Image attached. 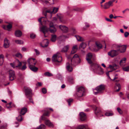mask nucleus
Listing matches in <instances>:
<instances>
[{"label": "nucleus", "mask_w": 129, "mask_h": 129, "mask_svg": "<svg viewBox=\"0 0 129 129\" xmlns=\"http://www.w3.org/2000/svg\"><path fill=\"white\" fill-rule=\"evenodd\" d=\"M109 68L111 70H115L117 69V65L116 64L110 65L109 66Z\"/></svg>", "instance_id": "29"}, {"label": "nucleus", "mask_w": 129, "mask_h": 129, "mask_svg": "<svg viewBox=\"0 0 129 129\" xmlns=\"http://www.w3.org/2000/svg\"><path fill=\"white\" fill-rule=\"evenodd\" d=\"M27 109L26 108L24 107L22 108L20 112V114L21 115H24L26 112Z\"/></svg>", "instance_id": "25"}, {"label": "nucleus", "mask_w": 129, "mask_h": 129, "mask_svg": "<svg viewBox=\"0 0 129 129\" xmlns=\"http://www.w3.org/2000/svg\"><path fill=\"white\" fill-rule=\"evenodd\" d=\"M123 70L125 72L129 71V66L125 67H123L122 68Z\"/></svg>", "instance_id": "35"}, {"label": "nucleus", "mask_w": 129, "mask_h": 129, "mask_svg": "<svg viewBox=\"0 0 129 129\" xmlns=\"http://www.w3.org/2000/svg\"><path fill=\"white\" fill-rule=\"evenodd\" d=\"M42 1L44 3H45L46 4L48 2V1H47L46 0H42Z\"/></svg>", "instance_id": "64"}, {"label": "nucleus", "mask_w": 129, "mask_h": 129, "mask_svg": "<svg viewBox=\"0 0 129 129\" xmlns=\"http://www.w3.org/2000/svg\"><path fill=\"white\" fill-rule=\"evenodd\" d=\"M40 30L45 35V32L48 31V29L46 26H43L40 28Z\"/></svg>", "instance_id": "17"}, {"label": "nucleus", "mask_w": 129, "mask_h": 129, "mask_svg": "<svg viewBox=\"0 0 129 129\" xmlns=\"http://www.w3.org/2000/svg\"><path fill=\"white\" fill-rule=\"evenodd\" d=\"M72 11L79 12H81L82 11L81 9L79 8H75L74 9L72 10Z\"/></svg>", "instance_id": "46"}, {"label": "nucleus", "mask_w": 129, "mask_h": 129, "mask_svg": "<svg viewBox=\"0 0 129 129\" xmlns=\"http://www.w3.org/2000/svg\"><path fill=\"white\" fill-rule=\"evenodd\" d=\"M46 127L45 125L43 124H42L37 127L36 129H45Z\"/></svg>", "instance_id": "31"}, {"label": "nucleus", "mask_w": 129, "mask_h": 129, "mask_svg": "<svg viewBox=\"0 0 129 129\" xmlns=\"http://www.w3.org/2000/svg\"><path fill=\"white\" fill-rule=\"evenodd\" d=\"M9 78L10 80L11 81L13 80L15 78V76L14 71L12 70L9 71Z\"/></svg>", "instance_id": "10"}, {"label": "nucleus", "mask_w": 129, "mask_h": 129, "mask_svg": "<svg viewBox=\"0 0 129 129\" xmlns=\"http://www.w3.org/2000/svg\"><path fill=\"white\" fill-rule=\"evenodd\" d=\"M44 75L48 77L51 76H52V75L50 73L48 72H47L44 73Z\"/></svg>", "instance_id": "45"}, {"label": "nucleus", "mask_w": 129, "mask_h": 129, "mask_svg": "<svg viewBox=\"0 0 129 129\" xmlns=\"http://www.w3.org/2000/svg\"><path fill=\"white\" fill-rule=\"evenodd\" d=\"M75 37L78 41H83V38L79 36L76 35L75 36Z\"/></svg>", "instance_id": "33"}, {"label": "nucleus", "mask_w": 129, "mask_h": 129, "mask_svg": "<svg viewBox=\"0 0 129 129\" xmlns=\"http://www.w3.org/2000/svg\"><path fill=\"white\" fill-rule=\"evenodd\" d=\"M49 113L48 112L44 113L43 115L45 116H49Z\"/></svg>", "instance_id": "55"}, {"label": "nucleus", "mask_w": 129, "mask_h": 129, "mask_svg": "<svg viewBox=\"0 0 129 129\" xmlns=\"http://www.w3.org/2000/svg\"><path fill=\"white\" fill-rule=\"evenodd\" d=\"M45 123L46 125L50 127H53V124L49 120H46L45 121Z\"/></svg>", "instance_id": "22"}, {"label": "nucleus", "mask_w": 129, "mask_h": 129, "mask_svg": "<svg viewBox=\"0 0 129 129\" xmlns=\"http://www.w3.org/2000/svg\"><path fill=\"white\" fill-rule=\"evenodd\" d=\"M15 36L18 37H21L22 35V32L20 30H17L15 31Z\"/></svg>", "instance_id": "26"}, {"label": "nucleus", "mask_w": 129, "mask_h": 129, "mask_svg": "<svg viewBox=\"0 0 129 129\" xmlns=\"http://www.w3.org/2000/svg\"><path fill=\"white\" fill-rule=\"evenodd\" d=\"M115 88H118V89L116 90V91H118L121 88V86L120 84H116Z\"/></svg>", "instance_id": "37"}, {"label": "nucleus", "mask_w": 129, "mask_h": 129, "mask_svg": "<svg viewBox=\"0 0 129 129\" xmlns=\"http://www.w3.org/2000/svg\"><path fill=\"white\" fill-rule=\"evenodd\" d=\"M105 19L106 21H108L110 22H112L113 21L112 20L107 18H106Z\"/></svg>", "instance_id": "59"}, {"label": "nucleus", "mask_w": 129, "mask_h": 129, "mask_svg": "<svg viewBox=\"0 0 129 129\" xmlns=\"http://www.w3.org/2000/svg\"><path fill=\"white\" fill-rule=\"evenodd\" d=\"M56 40V36L55 35H52L51 39V41L53 42H55Z\"/></svg>", "instance_id": "34"}, {"label": "nucleus", "mask_w": 129, "mask_h": 129, "mask_svg": "<svg viewBox=\"0 0 129 129\" xmlns=\"http://www.w3.org/2000/svg\"><path fill=\"white\" fill-rule=\"evenodd\" d=\"M59 27L61 30L64 32H66L68 31V28L65 26L60 25L59 26Z\"/></svg>", "instance_id": "16"}, {"label": "nucleus", "mask_w": 129, "mask_h": 129, "mask_svg": "<svg viewBox=\"0 0 129 129\" xmlns=\"http://www.w3.org/2000/svg\"><path fill=\"white\" fill-rule=\"evenodd\" d=\"M16 63L18 64L17 66H16V67L18 69L23 71L25 70L26 68L27 67L25 64H24L22 67H21V62H20L18 60H16Z\"/></svg>", "instance_id": "7"}, {"label": "nucleus", "mask_w": 129, "mask_h": 129, "mask_svg": "<svg viewBox=\"0 0 129 129\" xmlns=\"http://www.w3.org/2000/svg\"><path fill=\"white\" fill-rule=\"evenodd\" d=\"M86 46V44L84 42H82L80 45L79 48L81 49L82 48L83 49H84L85 48Z\"/></svg>", "instance_id": "30"}, {"label": "nucleus", "mask_w": 129, "mask_h": 129, "mask_svg": "<svg viewBox=\"0 0 129 129\" xmlns=\"http://www.w3.org/2000/svg\"><path fill=\"white\" fill-rule=\"evenodd\" d=\"M7 28L8 30L9 29H11L12 27V25L11 24H9L8 25H7Z\"/></svg>", "instance_id": "53"}, {"label": "nucleus", "mask_w": 129, "mask_h": 129, "mask_svg": "<svg viewBox=\"0 0 129 129\" xmlns=\"http://www.w3.org/2000/svg\"><path fill=\"white\" fill-rule=\"evenodd\" d=\"M42 92L44 94L46 93V90L45 88H43L42 89Z\"/></svg>", "instance_id": "57"}, {"label": "nucleus", "mask_w": 129, "mask_h": 129, "mask_svg": "<svg viewBox=\"0 0 129 129\" xmlns=\"http://www.w3.org/2000/svg\"><path fill=\"white\" fill-rule=\"evenodd\" d=\"M72 31L73 32V34H75L76 33L77 31L76 29L74 28H73L72 29Z\"/></svg>", "instance_id": "58"}, {"label": "nucleus", "mask_w": 129, "mask_h": 129, "mask_svg": "<svg viewBox=\"0 0 129 129\" xmlns=\"http://www.w3.org/2000/svg\"><path fill=\"white\" fill-rule=\"evenodd\" d=\"M87 125L86 124H82L78 126L76 129H86Z\"/></svg>", "instance_id": "24"}, {"label": "nucleus", "mask_w": 129, "mask_h": 129, "mask_svg": "<svg viewBox=\"0 0 129 129\" xmlns=\"http://www.w3.org/2000/svg\"><path fill=\"white\" fill-rule=\"evenodd\" d=\"M15 55L16 57H19L20 58H21L22 57L21 54L19 53L16 54Z\"/></svg>", "instance_id": "51"}, {"label": "nucleus", "mask_w": 129, "mask_h": 129, "mask_svg": "<svg viewBox=\"0 0 129 129\" xmlns=\"http://www.w3.org/2000/svg\"><path fill=\"white\" fill-rule=\"evenodd\" d=\"M4 56L3 55H0V66L3 64L4 61Z\"/></svg>", "instance_id": "27"}, {"label": "nucleus", "mask_w": 129, "mask_h": 129, "mask_svg": "<svg viewBox=\"0 0 129 129\" xmlns=\"http://www.w3.org/2000/svg\"><path fill=\"white\" fill-rule=\"evenodd\" d=\"M27 62L28 63L29 68L31 70L34 72H37L38 71V68L32 65L31 63L30 62L29 60H27Z\"/></svg>", "instance_id": "11"}, {"label": "nucleus", "mask_w": 129, "mask_h": 129, "mask_svg": "<svg viewBox=\"0 0 129 129\" xmlns=\"http://www.w3.org/2000/svg\"><path fill=\"white\" fill-rule=\"evenodd\" d=\"M21 49L23 51H25L26 50V48L25 47H22Z\"/></svg>", "instance_id": "63"}, {"label": "nucleus", "mask_w": 129, "mask_h": 129, "mask_svg": "<svg viewBox=\"0 0 129 129\" xmlns=\"http://www.w3.org/2000/svg\"><path fill=\"white\" fill-rule=\"evenodd\" d=\"M93 93L95 94V95L99 93H100L99 92V91H97L96 92L93 91Z\"/></svg>", "instance_id": "62"}, {"label": "nucleus", "mask_w": 129, "mask_h": 129, "mask_svg": "<svg viewBox=\"0 0 129 129\" xmlns=\"http://www.w3.org/2000/svg\"><path fill=\"white\" fill-rule=\"evenodd\" d=\"M49 22V27L48 28V31L52 33H54L56 31V29L55 27L53 24V23L52 21H48Z\"/></svg>", "instance_id": "5"}, {"label": "nucleus", "mask_w": 129, "mask_h": 129, "mask_svg": "<svg viewBox=\"0 0 129 129\" xmlns=\"http://www.w3.org/2000/svg\"><path fill=\"white\" fill-rule=\"evenodd\" d=\"M21 114L19 115L18 117H16L17 120L19 121H21L22 120V117Z\"/></svg>", "instance_id": "41"}, {"label": "nucleus", "mask_w": 129, "mask_h": 129, "mask_svg": "<svg viewBox=\"0 0 129 129\" xmlns=\"http://www.w3.org/2000/svg\"><path fill=\"white\" fill-rule=\"evenodd\" d=\"M95 113L97 115H98L102 112L101 108L99 107L95 106L94 108Z\"/></svg>", "instance_id": "14"}, {"label": "nucleus", "mask_w": 129, "mask_h": 129, "mask_svg": "<svg viewBox=\"0 0 129 129\" xmlns=\"http://www.w3.org/2000/svg\"><path fill=\"white\" fill-rule=\"evenodd\" d=\"M36 37V35L35 34L32 33L30 35V37L31 38L34 39Z\"/></svg>", "instance_id": "54"}, {"label": "nucleus", "mask_w": 129, "mask_h": 129, "mask_svg": "<svg viewBox=\"0 0 129 129\" xmlns=\"http://www.w3.org/2000/svg\"><path fill=\"white\" fill-rule=\"evenodd\" d=\"M57 16H58V18L59 19L60 21L62 22H63L62 20V17L60 16V15H59L57 14Z\"/></svg>", "instance_id": "52"}, {"label": "nucleus", "mask_w": 129, "mask_h": 129, "mask_svg": "<svg viewBox=\"0 0 129 129\" xmlns=\"http://www.w3.org/2000/svg\"><path fill=\"white\" fill-rule=\"evenodd\" d=\"M117 110L118 112L120 114H121L122 113V111L121 110V109L119 107H118L117 108Z\"/></svg>", "instance_id": "47"}, {"label": "nucleus", "mask_w": 129, "mask_h": 129, "mask_svg": "<svg viewBox=\"0 0 129 129\" xmlns=\"http://www.w3.org/2000/svg\"><path fill=\"white\" fill-rule=\"evenodd\" d=\"M28 60H29L30 62V61L31 62H32V61H35L34 60H35V58H29L28 59Z\"/></svg>", "instance_id": "61"}, {"label": "nucleus", "mask_w": 129, "mask_h": 129, "mask_svg": "<svg viewBox=\"0 0 129 129\" xmlns=\"http://www.w3.org/2000/svg\"><path fill=\"white\" fill-rule=\"evenodd\" d=\"M73 100L72 99H70L68 100L67 101L68 103V105L70 106L71 105V103L72 102Z\"/></svg>", "instance_id": "50"}, {"label": "nucleus", "mask_w": 129, "mask_h": 129, "mask_svg": "<svg viewBox=\"0 0 129 129\" xmlns=\"http://www.w3.org/2000/svg\"><path fill=\"white\" fill-rule=\"evenodd\" d=\"M46 18V17H42L41 18H40L38 19V21L40 22V24L41 25H42V21L43 22H46V20H44V19Z\"/></svg>", "instance_id": "32"}, {"label": "nucleus", "mask_w": 129, "mask_h": 129, "mask_svg": "<svg viewBox=\"0 0 129 129\" xmlns=\"http://www.w3.org/2000/svg\"><path fill=\"white\" fill-rule=\"evenodd\" d=\"M70 47L69 45H67L65 46L62 49L61 52H66L67 51Z\"/></svg>", "instance_id": "23"}, {"label": "nucleus", "mask_w": 129, "mask_h": 129, "mask_svg": "<svg viewBox=\"0 0 129 129\" xmlns=\"http://www.w3.org/2000/svg\"><path fill=\"white\" fill-rule=\"evenodd\" d=\"M58 10V8H54L52 10L53 13L55 14L56 13Z\"/></svg>", "instance_id": "42"}, {"label": "nucleus", "mask_w": 129, "mask_h": 129, "mask_svg": "<svg viewBox=\"0 0 129 129\" xmlns=\"http://www.w3.org/2000/svg\"><path fill=\"white\" fill-rule=\"evenodd\" d=\"M79 59V63H80V62L81 60L79 58V56L77 54H75L73 56L72 59H71V61H72L74 59Z\"/></svg>", "instance_id": "28"}, {"label": "nucleus", "mask_w": 129, "mask_h": 129, "mask_svg": "<svg viewBox=\"0 0 129 129\" xmlns=\"http://www.w3.org/2000/svg\"><path fill=\"white\" fill-rule=\"evenodd\" d=\"M62 60V58L60 53L57 52L56 54H54L52 57V60L54 62H60Z\"/></svg>", "instance_id": "4"}, {"label": "nucleus", "mask_w": 129, "mask_h": 129, "mask_svg": "<svg viewBox=\"0 0 129 129\" xmlns=\"http://www.w3.org/2000/svg\"><path fill=\"white\" fill-rule=\"evenodd\" d=\"M66 69L68 71L70 72H72V71L73 69L72 67L70 65V63L67 62L66 64Z\"/></svg>", "instance_id": "21"}, {"label": "nucleus", "mask_w": 129, "mask_h": 129, "mask_svg": "<svg viewBox=\"0 0 129 129\" xmlns=\"http://www.w3.org/2000/svg\"><path fill=\"white\" fill-rule=\"evenodd\" d=\"M105 89V86L103 85H101L97 86L95 88L97 91H99L100 93H102Z\"/></svg>", "instance_id": "12"}, {"label": "nucleus", "mask_w": 129, "mask_h": 129, "mask_svg": "<svg viewBox=\"0 0 129 129\" xmlns=\"http://www.w3.org/2000/svg\"><path fill=\"white\" fill-rule=\"evenodd\" d=\"M115 47L117 49H120L119 51L121 53L125 52L126 48V45H122L121 44L115 45Z\"/></svg>", "instance_id": "6"}, {"label": "nucleus", "mask_w": 129, "mask_h": 129, "mask_svg": "<svg viewBox=\"0 0 129 129\" xmlns=\"http://www.w3.org/2000/svg\"><path fill=\"white\" fill-rule=\"evenodd\" d=\"M126 59L125 57L122 58L120 61L119 64L122 67H124L125 66V63Z\"/></svg>", "instance_id": "19"}, {"label": "nucleus", "mask_w": 129, "mask_h": 129, "mask_svg": "<svg viewBox=\"0 0 129 129\" xmlns=\"http://www.w3.org/2000/svg\"><path fill=\"white\" fill-rule=\"evenodd\" d=\"M47 13H50L51 14L53 13L52 12V11H51L50 10H47L46 11V13H45L44 14V15H45V17H46V15H47V14H46Z\"/></svg>", "instance_id": "49"}, {"label": "nucleus", "mask_w": 129, "mask_h": 129, "mask_svg": "<svg viewBox=\"0 0 129 129\" xmlns=\"http://www.w3.org/2000/svg\"><path fill=\"white\" fill-rule=\"evenodd\" d=\"M68 81L71 83H74V79L72 77H69L68 79Z\"/></svg>", "instance_id": "44"}, {"label": "nucleus", "mask_w": 129, "mask_h": 129, "mask_svg": "<svg viewBox=\"0 0 129 129\" xmlns=\"http://www.w3.org/2000/svg\"><path fill=\"white\" fill-rule=\"evenodd\" d=\"M24 89L25 91V95L29 99L30 102L34 104V102L31 98L32 95V90L30 88L26 87H24Z\"/></svg>", "instance_id": "2"}, {"label": "nucleus", "mask_w": 129, "mask_h": 129, "mask_svg": "<svg viewBox=\"0 0 129 129\" xmlns=\"http://www.w3.org/2000/svg\"><path fill=\"white\" fill-rule=\"evenodd\" d=\"M85 92V90L83 87H80L78 89V92L77 93V96L79 97L83 96Z\"/></svg>", "instance_id": "9"}, {"label": "nucleus", "mask_w": 129, "mask_h": 129, "mask_svg": "<svg viewBox=\"0 0 129 129\" xmlns=\"http://www.w3.org/2000/svg\"><path fill=\"white\" fill-rule=\"evenodd\" d=\"M80 119L81 121H84L86 118L85 114L83 112H81L80 114Z\"/></svg>", "instance_id": "18"}, {"label": "nucleus", "mask_w": 129, "mask_h": 129, "mask_svg": "<svg viewBox=\"0 0 129 129\" xmlns=\"http://www.w3.org/2000/svg\"><path fill=\"white\" fill-rule=\"evenodd\" d=\"M15 42L16 43L19 44H22L23 43V41L20 40H15Z\"/></svg>", "instance_id": "39"}, {"label": "nucleus", "mask_w": 129, "mask_h": 129, "mask_svg": "<svg viewBox=\"0 0 129 129\" xmlns=\"http://www.w3.org/2000/svg\"><path fill=\"white\" fill-rule=\"evenodd\" d=\"M129 35V33L127 32H125L124 33V36L126 38L128 37Z\"/></svg>", "instance_id": "56"}, {"label": "nucleus", "mask_w": 129, "mask_h": 129, "mask_svg": "<svg viewBox=\"0 0 129 129\" xmlns=\"http://www.w3.org/2000/svg\"><path fill=\"white\" fill-rule=\"evenodd\" d=\"M35 51L37 55H39L40 54V53L39 51L37 49H35Z\"/></svg>", "instance_id": "60"}, {"label": "nucleus", "mask_w": 129, "mask_h": 129, "mask_svg": "<svg viewBox=\"0 0 129 129\" xmlns=\"http://www.w3.org/2000/svg\"><path fill=\"white\" fill-rule=\"evenodd\" d=\"M97 48L99 49L102 48V46L101 44L99 42H96L95 43Z\"/></svg>", "instance_id": "36"}, {"label": "nucleus", "mask_w": 129, "mask_h": 129, "mask_svg": "<svg viewBox=\"0 0 129 129\" xmlns=\"http://www.w3.org/2000/svg\"><path fill=\"white\" fill-rule=\"evenodd\" d=\"M105 115L107 116H112L113 113L112 112H106L105 113Z\"/></svg>", "instance_id": "43"}, {"label": "nucleus", "mask_w": 129, "mask_h": 129, "mask_svg": "<svg viewBox=\"0 0 129 129\" xmlns=\"http://www.w3.org/2000/svg\"><path fill=\"white\" fill-rule=\"evenodd\" d=\"M10 42L7 38H6L4 40V46L5 48H8L9 46Z\"/></svg>", "instance_id": "15"}, {"label": "nucleus", "mask_w": 129, "mask_h": 129, "mask_svg": "<svg viewBox=\"0 0 129 129\" xmlns=\"http://www.w3.org/2000/svg\"><path fill=\"white\" fill-rule=\"evenodd\" d=\"M16 61H15V63H10V65L13 68H16V66H17L18 64L17 63H16Z\"/></svg>", "instance_id": "40"}, {"label": "nucleus", "mask_w": 129, "mask_h": 129, "mask_svg": "<svg viewBox=\"0 0 129 129\" xmlns=\"http://www.w3.org/2000/svg\"><path fill=\"white\" fill-rule=\"evenodd\" d=\"M113 5L112 4V3L109 1L104 4L103 6V8L105 9H107L109 8L110 7L112 6Z\"/></svg>", "instance_id": "13"}, {"label": "nucleus", "mask_w": 129, "mask_h": 129, "mask_svg": "<svg viewBox=\"0 0 129 129\" xmlns=\"http://www.w3.org/2000/svg\"><path fill=\"white\" fill-rule=\"evenodd\" d=\"M120 49H117V50H112L108 52V55L112 57L117 56L119 54L118 52Z\"/></svg>", "instance_id": "8"}, {"label": "nucleus", "mask_w": 129, "mask_h": 129, "mask_svg": "<svg viewBox=\"0 0 129 129\" xmlns=\"http://www.w3.org/2000/svg\"><path fill=\"white\" fill-rule=\"evenodd\" d=\"M11 102H10L9 103L7 104L6 105V107L7 108H11Z\"/></svg>", "instance_id": "48"}, {"label": "nucleus", "mask_w": 129, "mask_h": 129, "mask_svg": "<svg viewBox=\"0 0 129 129\" xmlns=\"http://www.w3.org/2000/svg\"><path fill=\"white\" fill-rule=\"evenodd\" d=\"M91 67L93 71L99 74H102L104 72L103 69L99 64L96 63H93Z\"/></svg>", "instance_id": "1"}, {"label": "nucleus", "mask_w": 129, "mask_h": 129, "mask_svg": "<svg viewBox=\"0 0 129 129\" xmlns=\"http://www.w3.org/2000/svg\"><path fill=\"white\" fill-rule=\"evenodd\" d=\"M45 116L43 115H42L41 116V118L40 119L39 122L40 123H41L42 122V120H45V121L46 119V117H45Z\"/></svg>", "instance_id": "38"}, {"label": "nucleus", "mask_w": 129, "mask_h": 129, "mask_svg": "<svg viewBox=\"0 0 129 129\" xmlns=\"http://www.w3.org/2000/svg\"><path fill=\"white\" fill-rule=\"evenodd\" d=\"M86 59L89 63L92 64L93 63L91 59L93 60H95V55L94 54H92L90 53H88L86 55Z\"/></svg>", "instance_id": "3"}, {"label": "nucleus", "mask_w": 129, "mask_h": 129, "mask_svg": "<svg viewBox=\"0 0 129 129\" xmlns=\"http://www.w3.org/2000/svg\"><path fill=\"white\" fill-rule=\"evenodd\" d=\"M78 48V47L77 45H75L73 46L71 52V54H74L76 53L77 51Z\"/></svg>", "instance_id": "20"}]
</instances>
